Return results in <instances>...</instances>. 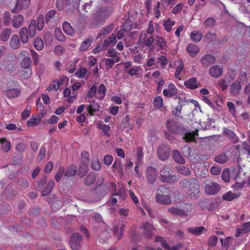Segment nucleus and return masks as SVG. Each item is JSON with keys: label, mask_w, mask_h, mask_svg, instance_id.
<instances>
[{"label": "nucleus", "mask_w": 250, "mask_h": 250, "mask_svg": "<svg viewBox=\"0 0 250 250\" xmlns=\"http://www.w3.org/2000/svg\"><path fill=\"white\" fill-rule=\"evenodd\" d=\"M197 80L194 78H190L188 80L184 82V85L185 86L190 89H195L198 88V86L197 84Z\"/></svg>", "instance_id": "obj_27"}, {"label": "nucleus", "mask_w": 250, "mask_h": 250, "mask_svg": "<svg viewBox=\"0 0 250 250\" xmlns=\"http://www.w3.org/2000/svg\"><path fill=\"white\" fill-rule=\"evenodd\" d=\"M83 240L82 236L78 233H73L70 240V246L73 250H80L81 249V243Z\"/></svg>", "instance_id": "obj_10"}, {"label": "nucleus", "mask_w": 250, "mask_h": 250, "mask_svg": "<svg viewBox=\"0 0 250 250\" xmlns=\"http://www.w3.org/2000/svg\"><path fill=\"white\" fill-rule=\"evenodd\" d=\"M170 192L171 191L169 188L165 186H160L156 191L155 199L157 202L163 205L170 204L171 202L170 196Z\"/></svg>", "instance_id": "obj_3"}, {"label": "nucleus", "mask_w": 250, "mask_h": 250, "mask_svg": "<svg viewBox=\"0 0 250 250\" xmlns=\"http://www.w3.org/2000/svg\"><path fill=\"white\" fill-rule=\"evenodd\" d=\"M54 186V182L53 180L49 181L47 185L42 192V196L47 195L52 190Z\"/></svg>", "instance_id": "obj_41"}, {"label": "nucleus", "mask_w": 250, "mask_h": 250, "mask_svg": "<svg viewBox=\"0 0 250 250\" xmlns=\"http://www.w3.org/2000/svg\"><path fill=\"white\" fill-rule=\"evenodd\" d=\"M168 211L173 215L178 216H186L190 213L191 211V206L189 204H186L184 207L181 208L171 207L168 209Z\"/></svg>", "instance_id": "obj_8"}, {"label": "nucleus", "mask_w": 250, "mask_h": 250, "mask_svg": "<svg viewBox=\"0 0 250 250\" xmlns=\"http://www.w3.org/2000/svg\"><path fill=\"white\" fill-rule=\"evenodd\" d=\"M205 230L206 229L204 227H189L188 229V231L195 235H201Z\"/></svg>", "instance_id": "obj_32"}, {"label": "nucleus", "mask_w": 250, "mask_h": 250, "mask_svg": "<svg viewBox=\"0 0 250 250\" xmlns=\"http://www.w3.org/2000/svg\"><path fill=\"white\" fill-rule=\"evenodd\" d=\"M168 211L173 215L178 216H186L190 213L191 211V206L189 204H186L184 207L181 208L171 207L168 209Z\"/></svg>", "instance_id": "obj_7"}, {"label": "nucleus", "mask_w": 250, "mask_h": 250, "mask_svg": "<svg viewBox=\"0 0 250 250\" xmlns=\"http://www.w3.org/2000/svg\"><path fill=\"white\" fill-rule=\"evenodd\" d=\"M98 93L99 95H101L99 98L100 100H103L105 97L106 94V88L103 83H101L98 89Z\"/></svg>", "instance_id": "obj_58"}, {"label": "nucleus", "mask_w": 250, "mask_h": 250, "mask_svg": "<svg viewBox=\"0 0 250 250\" xmlns=\"http://www.w3.org/2000/svg\"><path fill=\"white\" fill-rule=\"evenodd\" d=\"M141 228L145 231L147 238H151L152 237V232L155 229L152 224L148 222H143L142 224Z\"/></svg>", "instance_id": "obj_15"}, {"label": "nucleus", "mask_w": 250, "mask_h": 250, "mask_svg": "<svg viewBox=\"0 0 250 250\" xmlns=\"http://www.w3.org/2000/svg\"><path fill=\"white\" fill-rule=\"evenodd\" d=\"M170 149L168 145H162L159 146L157 150L158 157L162 161H166L169 156Z\"/></svg>", "instance_id": "obj_11"}, {"label": "nucleus", "mask_w": 250, "mask_h": 250, "mask_svg": "<svg viewBox=\"0 0 250 250\" xmlns=\"http://www.w3.org/2000/svg\"><path fill=\"white\" fill-rule=\"evenodd\" d=\"M31 63V60L30 57L24 58L21 62V66L23 69L30 68V65Z\"/></svg>", "instance_id": "obj_57"}, {"label": "nucleus", "mask_w": 250, "mask_h": 250, "mask_svg": "<svg viewBox=\"0 0 250 250\" xmlns=\"http://www.w3.org/2000/svg\"><path fill=\"white\" fill-rule=\"evenodd\" d=\"M223 72V68L218 65L213 66L209 70L210 75L214 78L219 77L222 75Z\"/></svg>", "instance_id": "obj_18"}, {"label": "nucleus", "mask_w": 250, "mask_h": 250, "mask_svg": "<svg viewBox=\"0 0 250 250\" xmlns=\"http://www.w3.org/2000/svg\"><path fill=\"white\" fill-rule=\"evenodd\" d=\"M223 133L232 140H234L236 137L235 133L227 128H224Z\"/></svg>", "instance_id": "obj_51"}, {"label": "nucleus", "mask_w": 250, "mask_h": 250, "mask_svg": "<svg viewBox=\"0 0 250 250\" xmlns=\"http://www.w3.org/2000/svg\"><path fill=\"white\" fill-rule=\"evenodd\" d=\"M64 173V168L62 167H60L58 170L55 175V180L59 182Z\"/></svg>", "instance_id": "obj_64"}, {"label": "nucleus", "mask_w": 250, "mask_h": 250, "mask_svg": "<svg viewBox=\"0 0 250 250\" xmlns=\"http://www.w3.org/2000/svg\"><path fill=\"white\" fill-rule=\"evenodd\" d=\"M175 21L168 19V20L164 21L163 23V26L165 28V29L167 32H169L171 30L172 27L175 24Z\"/></svg>", "instance_id": "obj_43"}, {"label": "nucleus", "mask_w": 250, "mask_h": 250, "mask_svg": "<svg viewBox=\"0 0 250 250\" xmlns=\"http://www.w3.org/2000/svg\"><path fill=\"white\" fill-rule=\"evenodd\" d=\"M204 183L205 184V192L208 195H214L220 190V185L216 182L207 179L204 180Z\"/></svg>", "instance_id": "obj_5"}, {"label": "nucleus", "mask_w": 250, "mask_h": 250, "mask_svg": "<svg viewBox=\"0 0 250 250\" xmlns=\"http://www.w3.org/2000/svg\"><path fill=\"white\" fill-rule=\"evenodd\" d=\"M214 159L218 163L224 164L228 161V157L225 154L222 153L215 156Z\"/></svg>", "instance_id": "obj_53"}, {"label": "nucleus", "mask_w": 250, "mask_h": 250, "mask_svg": "<svg viewBox=\"0 0 250 250\" xmlns=\"http://www.w3.org/2000/svg\"><path fill=\"white\" fill-rule=\"evenodd\" d=\"M116 35L115 34H112L109 36L107 38L104 39V41H101L100 42L103 45L105 49L109 46H110L112 43H115V41L116 40Z\"/></svg>", "instance_id": "obj_29"}, {"label": "nucleus", "mask_w": 250, "mask_h": 250, "mask_svg": "<svg viewBox=\"0 0 250 250\" xmlns=\"http://www.w3.org/2000/svg\"><path fill=\"white\" fill-rule=\"evenodd\" d=\"M176 169L179 173L184 175L188 176L191 174V171L189 167L186 166H178L176 167Z\"/></svg>", "instance_id": "obj_40"}, {"label": "nucleus", "mask_w": 250, "mask_h": 250, "mask_svg": "<svg viewBox=\"0 0 250 250\" xmlns=\"http://www.w3.org/2000/svg\"><path fill=\"white\" fill-rule=\"evenodd\" d=\"M95 175L93 173L88 174L85 179L84 184L86 185H91L95 181Z\"/></svg>", "instance_id": "obj_59"}, {"label": "nucleus", "mask_w": 250, "mask_h": 250, "mask_svg": "<svg viewBox=\"0 0 250 250\" xmlns=\"http://www.w3.org/2000/svg\"><path fill=\"white\" fill-rule=\"evenodd\" d=\"M11 33V30L9 28H5L3 30L2 33L1 34L0 37L2 41H7Z\"/></svg>", "instance_id": "obj_49"}, {"label": "nucleus", "mask_w": 250, "mask_h": 250, "mask_svg": "<svg viewBox=\"0 0 250 250\" xmlns=\"http://www.w3.org/2000/svg\"><path fill=\"white\" fill-rule=\"evenodd\" d=\"M77 168L75 166H70L68 167L64 174L65 177H70L75 175L77 173Z\"/></svg>", "instance_id": "obj_47"}, {"label": "nucleus", "mask_w": 250, "mask_h": 250, "mask_svg": "<svg viewBox=\"0 0 250 250\" xmlns=\"http://www.w3.org/2000/svg\"><path fill=\"white\" fill-rule=\"evenodd\" d=\"M5 95L8 98H14L18 97L21 94L20 88L9 89L5 91Z\"/></svg>", "instance_id": "obj_24"}, {"label": "nucleus", "mask_w": 250, "mask_h": 250, "mask_svg": "<svg viewBox=\"0 0 250 250\" xmlns=\"http://www.w3.org/2000/svg\"><path fill=\"white\" fill-rule=\"evenodd\" d=\"M175 65L176 66V69L175 72V76L178 78L181 72L184 70V64L181 60H179L175 62Z\"/></svg>", "instance_id": "obj_36"}, {"label": "nucleus", "mask_w": 250, "mask_h": 250, "mask_svg": "<svg viewBox=\"0 0 250 250\" xmlns=\"http://www.w3.org/2000/svg\"><path fill=\"white\" fill-rule=\"evenodd\" d=\"M167 129L171 133L179 134L185 132V128L182 125L178 124L173 119H169L166 122Z\"/></svg>", "instance_id": "obj_6"}, {"label": "nucleus", "mask_w": 250, "mask_h": 250, "mask_svg": "<svg viewBox=\"0 0 250 250\" xmlns=\"http://www.w3.org/2000/svg\"><path fill=\"white\" fill-rule=\"evenodd\" d=\"M186 51L191 57L193 58L200 52V49L196 45L190 43L187 46Z\"/></svg>", "instance_id": "obj_17"}, {"label": "nucleus", "mask_w": 250, "mask_h": 250, "mask_svg": "<svg viewBox=\"0 0 250 250\" xmlns=\"http://www.w3.org/2000/svg\"><path fill=\"white\" fill-rule=\"evenodd\" d=\"M154 42V38L152 35H147L145 31L141 32L139 38V43L143 47H151Z\"/></svg>", "instance_id": "obj_9"}, {"label": "nucleus", "mask_w": 250, "mask_h": 250, "mask_svg": "<svg viewBox=\"0 0 250 250\" xmlns=\"http://www.w3.org/2000/svg\"><path fill=\"white\" fill-rule=\"evenodd\" d=\"M94 104H90L87 105L86 110L90 116L94 115V113L99 110V105L97 103H95V101L93 102Z\"/></svg>", "instance_id": "obj_34"}, {"label": "nucleus", "mask_w": 250, "mask_h": 250, "mask_svg": "<svg viewBox=\"0 0 250 250\" xmlns=\"http://www.w3.org/2000/svg\"><path fill=\"white\" fill-rule=\"evenodd\" d=\"M178 90L175 85L170 83L168 84L167 87L163 90V93L165 97L171 98L177 94Z\"/></svg>", "instance_id": "obj_13"}, {"label": "nucleus", "mask_w": 250, "mask_h": 250, "mask_svg": "<svg viewBox=\"0 0 250 250\" xmlns=\"http://www.w3.org/2000/svg\"><path fill=\"white\" fill-rule=\"evenodd\" d=\"M57 83H58L57 79L53 81L46 88V90L49 91L52 90L57 91L59 87V85Z\"/></svg>", "instance_id": "obj_60"}, {"label": "nucleus", "mask_w": 250, "mask_h": 250, "mask_svg": "<svg viewBox=\"0 0 250 250\" xmlns=\"http://www.w3.org/2000/svg\"><path fill=\"white\" fill-rule=\"evenodd\" d=\"M241 85L240 82L235 81L230 87V92L234 96L237 95L240 92Z\"/></svg>", "instance_id": "obj_26"}, {"label": "nucleus", "mask_w": 250, "mask_h": 250, "mask_svg": "<svg viewBox=\"0 0 250 250\" xmlns=\"http://www.w3.org/2000/svg\"><path fill=\"white\" fill-rule=\"evenodd\" d=\"M113 171L122 172L123 164L120 159L116 160L112 166Z\"/></svg>", "instance_id": "obj_44"}, {"label": "nucleus", "mask_w": 250, "mask_h": 250, "mask_svg": "<svg viewBox=\"0 0 250 250\" xmlns=\"http://www.w3.org/2000/svg\"><path fill=\"white\" fill-rule=\"evenodd\" d=\"M24 21V18L21 15H15L12 20V25L15 28H18L20 27Z\"/></svg>", "instance_id": "obj_22"}, {"label": "nucleus", "mask_w": 250, "mask_h": 250, "mask_svg": "<svg viewBox=\"0 0 250 250\" xmlns=\"http://www.w3.org/2000/svg\"><path fill=\"white\" fill-rule=\"evenodd\" d=\"M122 124L124 128H127L130 130H132L134 125V121L131 120L129 115H126L123 119Z\"/></svg>", "instance_id": "obj_19"}, {"label": "nucleus", "mask_w": 250, "mask_h": 250, "mask_svg": "<svg viewBox=\"0 0 250 250\" xmlns=\"http://www.w3.org/2000/svg\"><path fill=\"white\" fill-rule=\"evenodd\" d=\"M132 25L133 23L128 18L125 21L121 27L123 30H125V32H128L132 29Z\"/></svg>", "instance_id": "obj_52"}, {"label": "nucleus", "mask_w": 250, "mask_h": 250, "mask_svg": "<svg viewBox=\"0 0 250 250\" xmlns=\"http://www.w3.org/2000/svg\"><path fill=\"white\" fill-rule=\"evenodd\" d=\"M171 168L168 166H165L161 170V180L165 183H173L177 181L176 176L171 174Z\"/></svg>", "instance_id": "obj_4"}, {"label": "nucleus", "mask_w": 250, "mask_h": 250, "mask_svg": "<svg viewBox=\"0 0 250 250\" xmlns=\"http://www.w3.org/2000/svg\"><path fill=\"white\" fill-rule=\"evenodd\" d=\"M109 187L111 188V194L112 196H118L119 198L123 199V190L119 189L118 191H117L116 185L114 183H110Z\"/></svg>", "instance_id": "obj_28"}, {"label": "nucleus", "mask_w": 250, "mask_h": 250, "mask_svg": "<svg viewBox=\"0 0 250 250\" xmlns=\"http://www.w3.org/2000/svg\"><path fill=\"white\" fill-rule=\"evenodd\" d=\"M146 177L148 184H153L157 178L156 169L152 167H148L146 170Z\"/></svg>", "instance_id": "obj_12"}, {"label": "nucleus", "mask_w": 250, "mask_h": 250, "mask_svg": "<svg viewBox=\"0 0 250 250\" xmlns=\"http://www.w3.org/2000/svg\"><path fill=\"white\" fill-rule=\"evenodd\" d=\"M0 144H1V149L4 152H8L11 147V143L5 138L0 139Z\"/></svg>", "instance_id": "obj_33"}, {"label": "nucleus", "mask_w": 250, "mask_h": 250, "mask_svg": "<svg viewBox=\"0 0 250 250\" xmlns=\"http://www.w3.org/2000/svg\"><path fill=\"white\" fill-rule=\"evenodd\" d=\"M41 119L37 118L36 117H32L27 122V125L28 126L34 127L40 123Z\"/></svg>", "instance_id": "obj_63"}, {"label": "nucleus", "mask_w": 250, "mask_h": 250, "mask_svg": "<svg viewBox=\"0 0 250 250\" xmlns=\"http://www.w3.org/2000/svg\"><path fill=\"white\" fill-rule=\"evenodd\" d=\"M215 61L216 58L214 56L207 54L201 59V62L204 66H208L214 63Z\"/></svg>", "instance_id": "obj_20"}, {"label": "nucleus", "mask_w": 250, "mask_h": 250, "mask_svg": "<svg viewBox=\"0 0 250 250\" xmlns=\"http://www.w3.org/2000/svg\"><path fill=\"white\" fill-rule=\"evenodd\" d=\"M29 33L27 28L25 27L21 28L20 31L21 39L23 43H27L28 41Z\"/></svg>", "instance_id": "obj_35"}, {"label": "nucleus", "mask_w": 250, "mask_h": 250, "mask_svg": "<svg viewBox=\"0 0 250 250\" xmlns=\"http://www.w3.org/2000/svg\"><path fill=\"white\" fill-rule=\"evenodd\" d=\"M173 157L174 161L179 164H184L185 161L181 156L180 153L177 150L173 151Z\"/></svg>", "instance_id": "obj_37"}, {"label": "nucleus", "mask_w": 250, "mask_h": 250, "mask_svg": "<svg viewBox=\"0 0 250 250\" xmlns=\"http://www.w3.org/2000/svg\"><path fill=\"white\" fill-rule=\"evenodd\" d=\"M36 21L32 20L30 21L29 25L28 26V33L29 35L31 38H33L36 33Z\"/></svg>", "instance_id": "obj_38"}, {"label": "nucleus", "mask_w": 250, "mask_h": 250, "mask_svg": "<svg viewBox=\"0 0 250 250\" xmlns=\"http://www.w3.org/2000/svg\"><path fill=\"white\" fill-rule=\"evenodd\" d=\"M153 105L156 108H160L163 105V99L160 96L156 97L153 101Z\"/></svg>", "instance_id": "obj_46"}, {"label": "nucleus", "mask_w": 250, "mask_h": 250, "mask_svg": "<svg viewBox=\"0 0 250 250\" xmlns=\"http://www.w3.org/2000/svg\"><path fill=\"white\" fill-rule=\"evenodd\" d=\"M55 36L56 39L60 42L64 41V37L60 28H56L54 31Z\"/></svg>", "instance_id": "obj_56"}, {"label": "nucleus", "mask_w": 250, "mask_h": 250, "mask_svg": "<svg viewBox=\"0 0 250 250\" xmlns=\"http://www.w3.org/2000/svg\"><path fill=\"white\" fill-rule=\"evenodd\" d=\"M203 37L202 33L200 31H193L190 35V39L195 42H199Z\"/></svg>", "instance_id": "obj_31"}, {"label": "nucleus", "mask_w": 250, "mask_h": 250, "mask_svg": "<svg viewBox=\"0 0 250 250\" xmlns=\"http://www.w3.org/2000/svg\"><path fill=\"white\" fill-rule=\"evenodd\" d=\"M113 27L114 24L113 23H110L104 27L98 33L97 38L98 39L103 36L109 34L113 30Z\"/></svg>", "instance_id": "obj_23"}, {"label": "nucleus", "mask_w": 250, "mask_h": 250, "mask_svg": "<svg viewBox=\"0 0 250 250\" xmlns=\"http://www.w3.org/2000/svg\"><path fill=\"white\" fill-rule=\"evenodd\" d=\"M156 46L160 49H164L167 46V42L165 41L164 39L159 36L157 37V39L155 41Z\"/></svg>", "instance_id": "obj_42"}, {"label": "nucleus", "mask_w": 250, "mask_h": 250, "mask_svg": "<svg viewBox=\"0 0 250 250\" xmlns=\"http://www.w3.org/2000/svg\"><path fill=\"white\" fill-rule=\"evenodd\" d=\"M155 83L157 84L156 92L159 94L162 90L163 86L165 83V81L163 78L154 80Z\"/></svg>", "instance_id": "obj_45"}, {"label": "nucleus", "mask_w": 250, "mask_h": 250, "mask_svg": "<svg viewBox=\"0 0 250 250\" xmlns=\"http://www.w3.org/2000/svg\"><path fill=\"white\" fill-rule=\"evenodd\" d=\"M183 188H188L187 193L190 198L197 199L200 196V182L196 178H190L185 179L181 183Z\"/></svg>", "instance_id": "obj_2"}, {"label": "nucleus", "mask_w": 250, "mask_h": 250, "mask_svg": "<svg viewBox=\"0 0 250 250\" xmlns=\"http://www.w3.org/2000/svg\"><path fill=\"white\" fill-rule=\"evenodd\" d=\"M91 168L94 170L98 171L102 168V165L99 160L92 161L91 165Z\"/></svg>", "instance_id": "obj_62"}, {"label": "nucleus", "mask_w": 250, "mask_h": 250, "mask_svg": "<svg viewBox=\"0 0 250 250\" xmlns=\"http://www.w3.org/2000/svg\"><path fill=\"white\" fill-rule=\"evenodd\" d=\"M198 129H196L194 131L186 132L183 136V139L187 143L195 142V137L198 136Z\"/></svg>", "instance_id": "obj_16"}, {"label": "nucleus", "mask_w": 250, "mask_h": 250, "mask_svg": "<svg viewBox=\"0 0 250 250\" xmlns=\"http://www.w3.org/2000/svg\"><path fill=\"white\" fill-rule=\"evenodd\" d=\"M92 42V38L89 37L87 39L82 42L80 47V50L82 51L87 50L91 45Z\"/></svg>", "instance_id": "obj_39"}, {"label": "nucleus", "mask_w": 250, "mask_h": 250, "mask_svg": "<svg viewBox=\"0 0 250 250\" xmlns=\"http://www.w3.org/2000/svg\"><path fill=\"white\" fill-rule=\"evenodd\" d=\"M98 128L102 130L103 135L107 136V137L110 136V126L109 125L104 124L100 125L98 126Z\"/></svg>", "instance_id": "obj_50"}, {"label": "nucleus", "mask_w": 250, "mask_h": 250, "mask_svg": "<svg viewBox=\"0 0 250 250\" xmlns=\"http://www.w3.org/2000/svg\"><path fill=\"white\" fill-rule=\"evenodd\" d=\"M168 63V60L167 58L163 55L160 56L157 59V64L159 63L160 66L164 68Z\"/></svg>", "instance_id": "obj_55"}, {"label": "nucleus", "mask_w": 250, "mask_h": 250, "mask_svg": "<svg viewBox=\"0 0 250 250\" xmlns=\"http://www.w3.org/2000/svg\"><path fill=\"white\" fill-rule=\"evenodd\" d=\"M10 45L13 49H18L20 47L19 37L17 35H13L10 41Z\"/></svg>", "instance_id": "obj_30"}, {"label": "nucleus", "mask_w": 250, "mask_h": 250, "mask_svg": "<svg viewBox=\"0 0 250 250\" xmlns=\"http://www.w3.org/2000/svg\"><path fill=\"white\" fill-rule=\"evenodd\" d=\"M62 29L63 31L67 34L71 35L73 33V29L70 24L65 21L62 24Z\"/></svg>", "instance_id": "obj_48"}, {"label": "nucleus", "mask_w": 250, "mask_h": 250, "mask_svg": "<svg viewBox=\"0 0 250 250\" xmlns=\"http://www.w3.org/2000/svg\"><path fill=\"white\" fill-rule=\"evenodd\" d=\"M80 1L81 0H64L65 6L72 10L79 7Z\"/></svg>", "instance_id": "obj_25"}, {"label": "nucleus", "mask_w": 250, "mask_h": 250, "mask_svg": "<svg viewBox=\"0 0 250 250\" xmlns=\"http://www.w3.org/2000/svg\"><path fill=\"white\" fill-rule=\"evenodd\" d=\"M30 3V0H17L15 9L12 10L13 13H18L23 9L27 8Z\"/></svg>", "instance_id": "obj_14"}, {"label": "nucleus", "mask_w": 250, "mask_h": 250, "mask_svg": "<svg viewBox=\"0 0 250 250\" xmlns=\"http://www.w3.org/2000/svg\"><path fill=\"white\" fill-rule=\"evenodd\" d=\"M240 195L241 193L239 192L233 193L231 191H229L223 195L222 199L225 201H232L240 197Z\"/></svg>", "instance_id": "obj_21"}, {"label": "nucleus", "mask_w": 250, "mask_h": 250, "mask_svg": "<svg viewBox=\"0 0 250 250\" xmlns=\"http://www.w3.org/2000/svg\"><path fill=\"white\" fill-rule=\"evenodd\" d=\"M113 10L107 6H101L93 13L88 19L86 25L90 29L98 28L103 25L110 17Z\"/></svg>", "instance_id": "obj_1"}, {"label": "nucleus", "mask_w": 250, "mask_h": 250, "mask_svg": "<svg viewBox=\"0 0 250 250\" xmlns=\"http://www.w3.org/2000/svg\"><path fill=\"white\" fill-rule=\"evenodd\" d=\"M34 47L37 50H41L43 47V42L41 38L35 39L34 42Z\"/></svg>", "instance_id": "obj_54"}, {"label": "nucleus", "mask_w": 250, "mask_h": 250, "mask_svg": "<svg viewBox=\"0 0 250 250\" xmlns=\"http://www.w3.org/2000/svg\"><path fill=\"white\" fill-rule=\"evenodd\" d=\"M44 25V17L42 15H40L37 20V29L41 31L43 28Z\"/></svg>", "instance_id": "obj_61"}]
</instances>
